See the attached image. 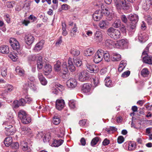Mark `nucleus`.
I'll return each instance as SVG.
<instances>
[{"label": "nucleus", "mask_w": 152, "mask_h": 152, "mask_svg": "<svg viewBox=\"0 0 152 152\" xmlns=\"http://www.w3.org/2000/svg\"><path fill=\"white\" fill-rule=\"evenodd\" d=\"M7 74V69L5 68H3L1 72V75L2 76L4 77H5Z\"/></svg>", "instance_id": "nucleus-57"}, {"label": "nucleus", "mask_w": 152, "mask_h": 152, "mask_svg": "<svg viewBox=\"0 0 152 152\" xmlns=\"http://www.w3.org/2000/svg\"><path fill=\"white\" fill-rule=\"evenodd\" d=\"M21 130L23 131L25 133H30L31 130L28 127L23 126L21 128Z\"/></svg>", "instance_id": "nucleus-45"}, {"label": "nucleus", "mask_w": 152, "mask_h": 152, "mask_svg": "<svg viewBox=\"0 0 152 152\" xmlns=\"http://www.w3.org/2000/svg\"><path fill=\"white\" fill-rule=\"evenodd\" d=\"M77 85L76 80L73 78H71L66 82L67 87L70 88H74L76 87Z\"/></svg>", "instance_id": "nucleus-9"}, {"label": "nucleus", "mask_w": 152, "mask_h": 152, "mask_svg": "<svg viewBox=\"0 0 152 152\" xmlns=\"http://www.w3.org/2000/svg\"><path fill=\"white\" fill-rule=\"evenodd\" d=\"M25 99L26 102L28 103H30L32 101V99L28 96H26L25 97Z\"/></svg>", "instance_id": "nucleus-62"}, {"label": "nucleus", "mask_w": 152, "mask_h": 152, "mask_svg": "<svg viewBox=\"0 0 152 152\" xmlns=\"http://www.w3.org/2000/svg\"><path fill=\"white\" fill-rule=\"evenodd\" d=\"M121 33L117 29H115L114 32H113V35L116 36V38H120V37Z\"/></svg>", "instance_id": "nucleus-48"}, {"label": "nucleus", "mask_w": 152, "mask_h": 152, "mask_svg": "<svg viewBox=\"0 0 152 152\" xmlns=\"http://www.w3.org/2000/svg\"><path fill=\"white\" fill-rule=\"evenodd\" d=\"M124 139L122 136H119L117 139V142L119 144L122 143L124 141Z\"/></svg>", "instance_id": "nucleus-55"}, {"label": "nucleus", "mask_w": 152, "mask_h": 152, "mask_svg": "<svg viewBox=\"0 0 152 152\" xmlns=\"http://www.w3.org/2000/svg\"><path fill=\"white\" fill-rule=\"evenodd\" d=\"M54 69L56 72L61 71L62 74V78L66 79V75L68 73V70L66 62L64 61L61 64V62L59 61H57L56 63L54 65Z\"/></svg>", "instance_id": "nucleus-2"}, {"label": "nucleus", "mask_w": 152, "mask_h": 152, "mask_svg": "<svg viewBox=\"0 0 152 152\" xmlns=\"http://www.w3.org/2000/svg\"><path fill=\"white\" fill-rule=\"evenodd\" d=\"M27 115L25 111L23 110H20L18 114V117L21 120L24 118H25Z\"/></svg>", "instance_id": "nucleus-30"}, {"label": "nucleus", "mask_w": 152, "mask_h": 152, "mask_svg": "<svg viewBox=\"0 0 152 152\" xmlns=\"http://www.w3.org/2000/svg\"><path fill=\"white\" fill-rule=\"evenodd\" d=\"M50 139V137L49 133L46 134L43 139V141L44 142L49 141Z\"/></svg>", "instance_id": "nucleus-49"}, {"label": "nucleus", "mask_w": 152, "mask_h": 152, "mask_svg": "<svg viewBox=\"0 0 152 152\" xmlns=\"http://www.w3.org/2000/svg\"><path fill=\"white\" fill-rule=\"evenodd\" d=\"M136 147L135 143L134 142H131L129 143L128 149L129 151H132L135 149Z\"/></svg>", "instance_id": "nucleus-35"}, {"label": "nucleus", "mask_w": 152, "mask_h": 152, "mask_svg": "<svg viewBox=\"0 0 152 152\" xmlns=\"http://www.w3.org/2000/svg\"><path fill=\"white\" fill-rule=\"evenodd\" d=\"M121 19L122 21L125 23H126L127 22V19L125 15H122L121 16Z\"/></svg>", "instance_id": "nucleus-56"}, {"label": "nucleus", "mask_w": 152, "mask_h": 152, "mask_svg": "<svg viewBox=\"0 0 152 152\" xmlns=\"http://www.w3.org/2000/svg\"><path fill=\"white\" fill-rule=\"evenodd\" d=\"M11 46L14 50H18L20 48L19 43L15 39H11L9 40Z\"/></svg>", "instance_id": "nucleus-7"}, {"label": "nucleus", "mask_w": 152, "mask_h": 152, "mask_svg": "<svg viewBox=\"0 0 152 152\" xmlns=\"http://www.w3.org/2000/svg\"><path fill=\"white\" fill-rule=\"evenodd\" d=\"M44 42V40L42 39L39 42L37 43L34 48L35 50L37 51L40 50L43 47Z\"/></svg>", "instance_id": "nucleus-19"}, {"label": "nucleus", "mask_w": 152, "mask_h": 152, "mask_svg": "<svg viewBox=\"0 0 152 152\" xmlns=\"http://www.w3.org/2000/svg\"><path fill=\"white\" fill-rule=\"evenodd\" d=\"M106 130L109 133L111 134L114 132L116 131L117 130V129L115 127H110L109 129H106Z\"/></svg>", "instance_id": "nucleus-43"}, {"label": "nucleus", "mask_w": 152, "mask_h": 152, "mask_svg": "<svg viewBox=\"0 0 152 152\" xmlns=\"http://www.w3.org/2000/svg\"><path fill=\"white\" fill-rule=\"evenodd\" d=\"M135 27V24H130L129 26H128V28L129 31H134V28Z\"/></svg>", "instance_id": "nucleus-51"}, {"label": "nucleus", "mask_w": 152, "mask_h": 152, "mask_svg": "<svg viewBox=\"0 0 152 152\" xmlns=\"http://www.w3.org/2000/svg\"><path fill=\"white\" fill-rule=\"evenodd\" d=\"M13 121V119L12 117L11 118L10 121H6L4 122L3 124L5 128V126H12V124L11 123V122H12V121Z\"/></svg>", "instance_id": "nucleus-42"}, {"label": "nucleus", "mask_w": 152, "mask_h": 152, "mask_svg": "<svg viewBox=\"0 0 152 152\" xmlns=\"http://www.w3.org/2000/svg\"><path fill=\"white\" fill-rule=\"evenodd\" d=\"M69 106L71 108H74L75 107V104L74 102L70 101L69 102Z\"/></svg>", "instance_id": "nucleus-63"}, {"label": "nucleus", "mask_w": 152, "mask_h": 152, "mask_svg": "<svg viewBox=\"0 0 152 152\" xmlns=\"http://www.w3.org/2000/svg\"><path fill=\"white\" fill-rule=\"evenodd\" d=\"M9 51V48L7 46L4 45L0 47V53L3 54H7Z\"/></svg>", "instance_id": "nucleus-20"}, {"label": "nucleus", "mask_w": 152, "mask_h": 152, "mask_svg": "<svg viewBox=\"0 0 152 152\" xmlns=\"http://www.w3.org/2000/svg\"><path fill=\"white\" fill-rule=\"evenodd\" d=\"M25 41L26 44L28 45H30L33 42V39H25Z\"/></svg>", "instance_id": "nucleus-46"}, {"label": "nucleus", "mask_w": 152, "mask_h": 152, "mask_svg": "<svg viewBox=\"0 0 152 152\" xmlns=\"http://www.w3.org/2000/svg\"><path fill=\"white\" fill-rule=\"evenodd\" d=\"M78 78L79 80L84 82L88 80L90 77L89 75L86 70H83L77 74Z\"/></svg>", "instance_id": "nucleus-5"}, {"label": "nucleus", "mask_w": 152, "mask_h": 152, "mask_svg": "<svg viewBox=\"0 0 152 152\" xmlns=\"http://www.w3.org/2000/svg\"><path fill=\"white\" fill-rule=\"evenodd\" d=\"M139 37L140 38H148L149 37V35L147 33H142L139 34Z\"/></svg>", "instance_id": "nucleus-50"}, {"label": "nucleus", "mask_w": 152, "mask_h": 152, "mask_svg": "<svg viewBox=\"0 0 152 152\" xmlns=\"http://www.w3.org/2000/svg\"><path fill=\"white\" fill-rule=\"evenodd\" d=\"M77 28L76 27V24H75L74 27L71 31V35L72 36L74 35L75 33L77 32Z\"/></svg>", "instance_id": "nucleus-53"}, {"label": "nucleus", "mask_w": 152, "mask_h": 152, "mask_svg": "<svg viewBox=\"0 0 152 152\" xmlns=\"http://www.w3.org/2000/svg\"><path fill=\"white\" fill-rule=\"evenodd\" d=\"M99 25L101 28L104 29L107 28L108 22L106 20H102L100 21Z\"/></svg>", "instance_id": "nucleus-24"}, {"label": "nucleus", "mask_w": 152, "mask_h": 152, "mask_svg": "<svg viewBox=\"0 0 152 152\" xmlns=\"http://www.w3.org/2000/svg\"><path fill=\"white\" fill-rule=\"evenodd\" d=\"M94 52V49L93 48H90L87 49L85 51L84 54L87 56H91Z\"/></svg>", "instance_id": "nucleus-21"}, {"label": "nucleus", "mask_w": 152, "mask_h": 152, "mask_svg": "<svg viewBox=\"0 0 152 152\" xmlns=\"http://www.w3.org/2000/svg\"><path fill=\"white\" fill-rule=\"evenodd\" d=\"M112 60L113 61H119L121 60V56L119 54L114 53L111 57Z\"/></svg>", "instance_id": "nucleus-23"}, {"label": "nucleus", "mask_w": 152, "mask_h": 152, "mask_svg": "<svg viewBox=\"0 0 152 152\" xmlns=\"http://www.w3.org/2000/svg\"><path fill=\"white\" fill-rule=\"evenodd\" d=\"M65 103L63 99H58L56 100V108L59 110H61L64 107Z\"/></svg>", "instance_id": "nucleus-10"}, {"label": "nucleus", "mask_w": 152, "mask_h": 152, "mask_svg": "<svg viewBox=\"0 0 152 152\" xmlns=\"http://www.w3.org/2000/svg\"><path fill=\"white\" fill-rule=\"evenodd\" d=\"M70 53L74 56H77L80 54V52L78 50L72 48L71 50Z\"/></svg>", "instance_id": "nucleus-38"}, {"label": "nucleus", "mask_w": 152, "mask_h": 152, "mask_svg": "<svg viewBox=\"0 0 152 152\" xmlns=\"http://www.w3.org/2000/svg\"><path fill=\"white\" fill-rule=\"evenodd\" d=\"M15 71L20 76H22L24 74V70L19 66H17L16 67Z\"/></svg>", "instance_id": "nucleus-26"}, {"label": "nucleus", "mask_w": 152, "mask_h": 152, "mask_svg": "<svg viewBox=\"0 0 152 152\" xmlns=\"http://www.w3.org/2000/svg\"><path fill=\"white\" fill-rule=\"evenodd\" d=\"M95 36L97 38H102V33L100 31H97L96 32Z\"/></svg>", "instance_id": "nucleus-61"}, {"label": "nucleus", "mask_w": 152, "mask_h": 152, "mask_svg": "<svg viewBox=\"0 0 152 152\" xmlns=\"http://www.w3.org/2000/svg\"><path fill=\"white\" fill-rule=\"evenodd\" d=\"M104 50L99 49L95 53L93 57V61L96 63H98L101 61L103 58Z\"/></svg>", "instance_id": "nucleus-4"}, {"label": "nucleus", "mask_w": 152, "mask_h": 152, "mask_svg": "<svg viewBox=\"0 0 152 152\" xmlns=\"http://www.w3.org/2000/svg\"><path fill=\"white\" fill-rule=\"evenodd\" d=\"M149 46L148 45L144 49V51L142 53V56H144L146 55H148V51L149 50Z\"/></svg>", "instance_id": "nucleus-58"}, {"label": "nucleus", "mask_w": 152, "mask_h": 152, "mask_svg": "<svg viewBox=\"0 0 152 152\" xmlns=\"http://www.w3.org/2000/svg\"><path fill=\"white\" fill-rule=\"evenodd\" d=\"M13 141L11 137H6L4 140V143L6 146L8 147L11 145Z\"/></svg>", "instance_id": "nucleus-18"}, {"label": "nucleus", "mask_w": 152, "mask_h": 152, "mask_svg": "<svg viewBox=\"0 0 152 152\" xmlns=\"http://www.w3.org/2000/svg\"><path fill=\"white\" fill-rule=\"evenodd\" d=\"M5 133L7 135H13L16 131L15 127L13 126H5Z\"/></svg>", "instance_id": "nucleus-8"}, {"label": "nucleus", "mask_w": 152, "mask_h": 152, "mask_svg": "<svg viewBox=\"0 0 152 152\" xmlns=\"http://www.w3.org/2000/svg\"><path fill=\"white\" fill-rule=\"evenodd\" d=\"M143 61L144 62L149 64H152V56H149L148 55L144 56L143 57Z\"/></svg>", "instance_id": "nucleus-15"}, {"label": "nucleus", "mask_w": 152, "mask_h": 152, "mask_svg": "<svg viewBox=\"0 0 152 152\" xmlns=\"http://www.w3.org/2000/svg\"><path fill=\"white\" fill-rule=\"evenodd\" d=\"M5 89L2 93L3 95L5 94L6 93L10 92L12 91L13 89L12 86L11 85H8L5 87Z\"/></svg>", "instance_id": "nucleus-29"}, {"label": "nucleus", "mask_w": 152, "mask_h": 152, "mask_svg": "<svg viewBox=\"0 0 152 152\" xmlns=\"http://www.w3.org/2000/svg\"><path fill=\"white\" fill-rule=\"evenodd\" d=\"M121 22L119 20L115 21L113 24V26L115 28L119 27L121 25Z\"/></svg>", "instance_id": "nucleus-37"}, {"label": "nucleus", "mask_w": 152, "mask_h": 152, "mask_svg": "<svg viewBox=\"0 0 152 152\" xmlns=\"http://www.w3.org/2000/svg\"><path fill=\"white\" fill-rule=\"evenodd\" d=\"M130 74V71L127 70L124 72L121 75V77H128Z\"/></svg>", "instance_id": "nucleus-54"}, {"label": "nucleus", "mask_w": 152, "mask_h": 152, "mask_svg": "<svg viewBox=\"0 0 152 152\" xmlns=\"http://www.w3.org/2000/svg\"><path fill=\"white\" fill-rule=\"evenodd\" d=\"M103 57L105 61L109 62L110 61V55L107 51L104 52V51Z\"/></svg>", "instance_id": "nucleus-36"}, {"label": "nucleus", "mask_w": 152, "mask_h": 152, "mask_svg": "<svg viewBox=\"0 0 152 152\" xmlns=\"http://www.w3.org/2000/svg\"><path fill=\"white\" fill-rule=\"evenodd\" d=\"M61 120L60 117L58 116H55L53 119L52 122L55 125H58L61 122Z\"/></svg>", "instance_id": "nucleus-31"}, {"label": "nucleus", "mask_w": 152, "mask_h": 152, "mask_svg": "<svg viewBox=\"0 0 152 152\" xmlns=\"http://www.w3.org/2000/svg\"><path fill=\"white\" fill-rule=\"evenodd\" d=\"M150 0H145L142 4V8L145 10H148L150 7Z\"/></svg>", "instance_id": "nucleus-22"}, {"label": "nucleus", "mask_w": 152, "mask_h": 152, "mask_svg": "<svg viewBox=\"0 0 152 152\" xmlns=\"http://www.w3.org/2000/svg\"><path fill=\"white\" fill-rule=\"evenodd\" d=\"M104 82L105 83V86L107 87L111 86L112 84V81L110 80L109 77H108L106 78L104 80Z\"/></svg>", "instance_id": "nucleus-39"}, {"label": "nucleus", "mask_w": 152, "mask_h": 152, "mask_svg": "<svg viewBox=\"0 0 152 152\" xmlns=\"http://www.w3.org/2000/svg\"><path fill=\"white\" fill-rule=\"evenodd\" d=\"M102 10V12L100 10H96L93 15L92 17L93 19L96 21L100 20L102 16V13L107 16V19L108 20H111L113 18V15L111 13L110 14L108 9L105 8L103 5L102 4L100 5Z\"/></svg>", "instance_id": "nucleus-1"}, {"label": "nucleus", "mask_w": 152, "mask_h": 152, "mask_svg": "<svg viewBox=\"0 0 152 152\" xmlns=\"http://www.w3.org/2000/svg\"><path fill=\"white\" fill-rule=\"evenodd\" d=\"M8 56L9 58L13 61H15L18 59V56L13 52H10Z\"/></svg>", "instance_id": "nucleus-32"}, {"label": "nucleus", "mask_w": 152, "mask_h": 152, "mask_svg": "<svg viewBox=\"0 0 152 152\" xmlns=\"http://www.w3.org/2000/svg\"><path fill=\"white\" fill-rule=\"evenodd\" d=\"M61 8L62 10H67L69 8V6L66 4H64L61 6Z\"/></svg>", "instance_id": "nucleus-60"}, {"label": "nucleus", "mask_w": 152, "mask_h": 152, "mask_svg": "<svg viewBox=\"0 0 152 152\" xmlns=\"http://www.w3.org/2000/svg\"><path fill=\"white\" fill-rule=\"evenodd\" d=\"M128 19L131 21L136 23L138 20V16L135 14H130L128 17Z\"/></svg>", "instance_id": "nucleus-16"}, {"label": "nucleus", "mask_w": 152, "mask_h": 152, "mask_svg": "<svg viewBox=\"0 0 152 152\" xmlns=\"http://www.w3.org/2000/svg\"><path fill=\"white\" fill-rule=\"evenodd\" d=\"M52 70L51 66L49 64H46L43 68L44 73L45 75H48L51 72Z\"/></svg>", "instance_id": "nucleus-11"}, {"label": "nucleus", "mask_w": 152, "mask_h": 152, "mask_svg": "<svg viewBox=\"0 0 152 152\" xmlns=\"http://www.w3.org/2000/svg\"><path fill=\"white\" fill-rule=\"evenodd\" d=\"M99 138L97 137H96L93 138L91 142V145L92 146H94L96 145L99 141Z\"/></svg>", "instance_id": "nucleus-44"}, {"label": "nucleus", "mask_w": 152, "mask_h": 152, "mask_svg": "<svg viewBox=\"0 0 152 152\" xmlns=\"http://www.w3.org/2000/svg\"><path fill=\"white\" fill-rule=\"evenodd\" d=\"M11 146L13 149H17L19 148V145L17 142L12 143Z\"/></svg>", "instance_id": "nucleus-47"}, {"label": "nucleus", "mask_w": 152, "mask_h": 152, "mask_svg": "<svg viewBox=\"0 0 152 152\" xmlns=\"http://www.w3.org/2000/svg\"><path fill=\"white\" fill-rule=\"evenodd\" d=\"M43 66L42 57L39 56L37 61V67L39 69H42Z\"/></svg>", "instance_id": "nucleus-25"}, {"label": "nucleus", "mask_w": 152, "mask_h": 152, "mask_svg": "<svg viewBox=\"0 0 152 152\" xmlns=\"http://www.w3.org/2000/svg\"><path fill=\"white\" fill-rule=\"evenodd\" d=\"M26 102L25 99L21 98L19 101L18 104L19 106H24Z\"/></svg>", "instance_id": "nucleus-52"}, {"label": "nucleus", "mask_w": 152, "mask_h": 152, "mask_svg": "<svg viewBox=\"0 0 152 152\" xmlns=\"http://www.w3.org/2000/svg\"><path fill=\"white\" fill-rule=\"evenodd\" d=\"M128 45V41L126 39H121L116 40L115 47L117 48H124Z\"/></svg>", "instance_id": "nucleus-3"}, {"label": "nucleus", "mask_w": 152, "mask_h": 152, "mask_svg": "<svg viewBox=\"0 0 152 152\" xmlns=\"http://www.w3.org/2000/svg\"><path fill=\"white\" fill-rule=\"evenodd\" d=\"M149 72L146 68H144L141 72V74L144 77L147 76L149 74Z\"/></svg>", "instance_id": "nucleus-33"}, {"label": "nucleus", "mask_w": 152, "mask_h": 152, "mask_svg": "<svg viewBox=\"0 0 152 152\" xmlns=\"http://www.w3.org/2000/svg\"><path fill=\"white\" fill-rule=\"evenodd\" d=\"M114 31L115 29L113 28H110L107 30V34L111 38H112V37L114 35H113V32H114Z\"/></svg>", "instance_id": "nucleus-41"}, {"label": "nucleus", "mask_w": 152, "mask_h": 152, "mask_svg": "<svg viewBox=\"0 0 152 152\" xmlns=\"http://www.w3.org/2000/svg\"><path fill=\"white\" fill-rule=\"evenodd\" d=\"M63 141L61 140H54L52 144V146L55 147H58L61 145L63 143Z\"/></svg>", "instance_id": "nucleus-28"}, {"label": "nucleus", "mask_w": 152, "mask_h": 152, "mask_svg": "<svg viewBox=\"0 0 152 152\" xmlns=\"http://www.w3.org/2000/svg\"><path fill=\"white\" fill-rule=\"evenodd\" d=\"M18 102L17 100L15 101H14L13 104V107L15 108H18L19 106Z\"/></svg>", "instance_id": "nucleus-59"}, {"label": "nucleus", "mask_w": 152, "mask_h": 152, "mask_svg": "<svg viewBox=\"0 0 152 152\" xmlns=\"http://www.w3.org/2000/svg\"><path fill=\"white\" fill-rule=\"evenodd\" d=\"M68 67L71 72H74L75 70V68L73 64L72 59L69 58L68 60Z\"/></svg>", "instance_id": "nucleus-14"}, {"label": "nucleus", "mask_w": 152, "mask_h": 152, "mask_svg": "<svg viewBox=\"0 0 152 152\" xmlns=\"http://www.w3.org/2000/svg\"><path fill=\"white\" fill-rule=\"evenodd\" d=\"M91 86L88 84L85 83L83 84L82 88L81 90L84 93H86L90 91Z\"/></svg>", "instance_id": "nucleus-17"}, {"label": "nucleus", "mask_w": 152, "mask_h": 152, "mask_svg": "<svg viewBox=\"0 0 152 152\" xmlns=\"http://www.w3.org/2000/svg\"><path fill=\"white\" fill-rule=\"evenodd\" d=\"M86 66L87 71L91 73H96L99 71L98 67L95 65L87 63Z\"/></svg>", "instance_id": "nucleus-6"}, {"label": "nucleus", "mask_w": 152, "mask_h": 152, "mask_svg": "<svg viewBox=\"0 0 152 152\" xmlns=\"http://www.w3.org/2000/svg\"><path fill=\"white\" fill-rule=\"evenodd\" d=\"M22 122L24 124H27L31 121L30 117L27 115H26L25 118H23L21 120Z\"/></svg>", "instance_id": "nucleus-34"}, {"label": "nucleus", "mask_w": 152, "mask_h": 152, "mask_svg": "<svg viewBox=\"0 0 152 152\" xmlns=\"http://www.w3.org/2000/svg\"><path fill=\"white\" fill-rule=\"evenodd\" d=\"M73 62L75 65L78 67L80 66L82 64V61L77 58L74 59Z\"/></svg>", "instance_id": "nucleus-40"}, {"label": "nucleus", "mask_w": 152, "mask_h": 152, "mask_svg": "<svg viewBox=\"0 0 152 152\" xmlns=\"http://www.w3.org/2000/svg\"><path fill=\"white\" fill-rule=\"evenodd\" d=\"M120 30L123 34H124V35L126 34V30L125 26H121L120 27Z\"/></svg>", "instance_id": "nucleus-64"}, {"label": "nucleus", "mask_w": 152, "mask_h": 152, "mask_svg": "<svg viewBox=\"0 0 152 152\" xmlns=\"http://www.w3.org/2000/svg\"><path fill=\"white\" fill-rule=\"evenodd\" d=\"M38 77L41 84L44 86H45L47 85L48 81L46 79L43 77L42 73H38Z\"/></svg>", "instance_id": "nucleus-12"}, {"label": "nucleus", "mask_w": 152, "mask_h": 152, "mask_svg": "<svg viewBox=\"0 0 152 152\" xmlns=\"http://www.w3.org/2000/svg\"><path fill=\"white\" fill-rule=\"evenodd\" d=\"M21 145L23 150L25 152H31V150L28 145V143L24 141L21 142Z\"/></svg>", "instance_id": "nucleus-13"}, {"label": "nucleus", "mask_w": 152, "mask_h": 152, "mask_svg": "<svg viewBox=\"0 0 152 152\" xmlns=\"http://www.w3.org/2000/svg\"><path fill=\"white\" fill-rule=\"evenodd\" d=\"M114 40H112L110 39H107L105 40V44L106 45L109 46L110 45H112L115 46V39H114Z\"/></svg>", "instance_id": "nucleus-27"}]
</instances>
